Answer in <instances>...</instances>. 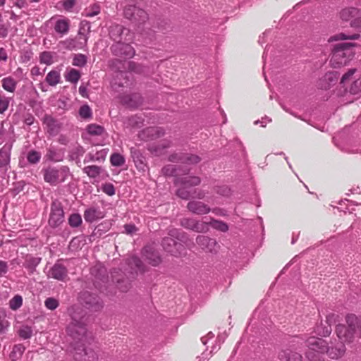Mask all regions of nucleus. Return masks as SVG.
Returning <instances> with one entry per match:
<instances>
[{
    "instance_id": "f257e3e1",
    "label": "nucleus",
    "mask_w": 361,
    "mask_h": 361,
    "mask_svg": "<svg viewBox=\"0 0 361 361\" xmlns=\"http://www.w3.org/2000/svg\"><path fill=\"white\" fill-rule=\"evenodd\" d=\"M345 322L346 324L336 326V333L341 343H351L355 338L357 329L359 326L361 328V317L358 318L353 314H347Z\"/></svg>"
},
{
    "instance_id": "f03ea898",
    "label": "nucleus",
    "mask_w": 361,
    "mask_h": 361,
    "mask_svg": "<svg viewBox=\"0 0 361 361\" xmlns=\"http://www.w3.org/2000/svg\"><path fill=\"white\" fill-rule=\"evenodd\" d=\"M355 43L341 42L336 44L332 50L331 62L334 67L346 65L354 56Z\"/></svg>"
},
{
    "instance_id": "7ed1b4c3",
    "label": "nucleus",
    "mask_w": 361,
    "mask_h": 361,
    "mask_svg": "<svg viewBox=\"0 0 361 361\" xmlns=\"http://www.w3.org/2000/svg\"><path fill=\"white\" fill-rule=\"evenodd\" d=\"M71 316V322L66 327V332L78 343L82 341L86 336L87 327L85 319L80 313L73 312Z\"/></svg>"
},
{
    "instance_id": "20e7f679",
    "label": "nucleus",
    "mask_w": 361,
    "mask_h": 361,
    "mask_svg": "<svg viewBox=\"0 0 361 361\" xmlns=\"http://www.w3.org/2000/svg\"><path fill=\"white\" fill-rule=\"evenodd\" d=\"M44 180L51 185H57L63 183L70 175V169L67 166L59 168L48 166L42 170Z\"/></svg>"
},
{
    "instance_id": "39448f33",
    "label": "nucleus",
    "mask_w": 361,
    "mask_h": 361,
    "mask_svg": "<svg viewBox=\"0 0 361 361\" xmlns=\"http://www.w3.org/2000/svg\"><path fill=\"white\" fill-rule=\"evenodd\" d=\"M340 18L343 21H350L352 27L361 30V10L355 7H346L339 13Z\"/></svg>"
},
{
    "instance_id": "423d86ee",
    "label": "nucleus",
    "mask_w": 361,
    "mask_h": 361,
    "mask_svg": "<svg viewBox=\"0 0 361 361\" xmlns=\"http://www.w3.org/2000/svg\"><path fill=\"white\" fill-rule=\"evenodd\" d=\"M124 17L135 24H142L148 20L147 12L135 5H127L123 9Z\"/></svg>"
},
{
    "instance_id": "0eeeda50",
    "label": "nucleus",
    "mask_w": 361,
    "mask_h": 361,
    "mask_svg": "<svg viewBox=\"0 0 361 361\" xmlns=\"http://www.w3.org/2000/svg\"><path fill=\"white\" fill-rule=\"evenodd\" d=\"M64 221V211L62 204L57 200L52 202L48 221L51 228H57Z\"/></svg>"
},
{
    "instance_id": "6e6552de",
    "label": "nucleus",
    "mask_w": 361,
    "mask_h": 361,
    "mask_svg": "<svg viewBox=\"0 0 361 361\" xmlns=\"http://www.w3.org/2000/svg\"><path fill=\"white\" fill-rule=\"evenodd\" d=\"M109 36L115 43L128 42L131 39L130 30L118 24L110 26Z\"/></svg>"
},
{
    "instance_id": "1a4fd4ad",
    "label": "nucleus",
    "mask_w": 361,
    "mask_h": 361,
    "mask_svg": "<svg viewBox=\"0 0 361 361\" xmlns=\"http://www.w3.org/2000/svg\"><path fill=\"white\" fill-rule=\"evenodd\" d=\"M80 300L87 308L97 311L102 307V304L99 297L88 291L80 293Z\"/></svg>"
},
{
    "instance_id": "9d476101",
    "label": "nucleus",
    "mask_w": 361,
    "mask_h": 361,
    "mask_svg": "<svg viewBox=\"0 0 361 361\" xmlns=\"http://www.w3.org/2000/svg\"><path fill=\"white\" fill-rule=\"evenodd\" d=\"M111 52L117 56L132 58L135 54V49L128 42L115 43L111 47Z\"/></svg>"
},
{
    "instance_id": "9b49d317",
    "label": "nucleus",
    "mask_w": 361,
    "mask_h": 361,
    "mask_svg": "<svg viewBox=\"0 0 361 361\" xmlns=\"http://www.w3.org/2000/svg\"><path fill=\"white\" fill-rule=\"evenodd\" d=\"M164 250L171 255L178 257L184 250V246L171 237H165L161 241Z\"/></svg>"
},
{
    "instance_id": "f8f14e48",
    "label": "nucleus",
    "mask_w": 361,
    "mask_h": 361,
    "mask_svg": "<svg viewBox=\"0 0 361 361\" xmlns=\"http://www.w3.org/2000/svg\"><path fill=\"white\" fill-rule=\"evenodd\" d=\"M48 278H52L58 281H64L68 278V269L66 266L60 263L59 260L49 270Z\"/></svg>"
},
{
    "instance_id": "ddd939ff",
    "label": "nucleus",
    "mask_w": 361,
    "mask_h": 361,
    "mask_svg": "<svg viewBox=\"0 0 361 361\" xmlns=\"http://www.w3.org/2000/svg\"><path fill=\"white\" fill-rule=\"evenodd\" d=\"M306 345L309 350H316L320 353H326L327 351L326 341L320 338H309L306 341Z\"/></svg>"
},
{
    "instance_id": "4468645a",
    "label": "nucleus",
    "mask_w": 361,
    "mask_h": 361,
    "mask_svg": "<svg viewBox=\"0 0 361 361\" xmlns=\"http://www.w3.org/2000/svg\"><path fill=\"white\" fill-rule=\"evenodd\" d=\"M187 208L190 212L197 215L207 214L211 211L207 204L197 200L190 201L187 204Z\"/></svg>"
},
{
    "instance_id": "2eb2a0df",
    "label": "nucleus",
    "mask_w": 361,
    "mask_h": 361,
    "mask_svg": "<svg viewBox=\"0 0 361 361\" xmlns=\"http://www.w3.org/2000/svg\"><path fill=\"white\" fill-rule=\"evenodd\" d=\"M142 254L145 259L153 267H157L161 262V258L159 252L154 250L151 246H145L143 248Z\"/></svg>"
},
{
    "instance_id": "dca6fc26",
    "label": "nucleus",
    "mask_w": 361,
    "mask_h": 361,
    "mask_svg": "<svg viewBox=\"0 0 361 361\" xmlns=\"http://www.w3.org/2000/svg\"><path fill=\"white\" fill-rule=\"evenodd\" d=\"M130 155L135 163V167L142 171H145L147 166L146 164V159L142 153L137 148H130Z\"/></svg>"
},
{
    "instance_id": "f3484780",
    "label": "nucleus",
    "mask_w": 361,
    "mask_h": 361,
    "mask_svg": "<svg viewBox=\"0 0 361 361\" xmlns=\"http://www.w3.org/2000/svg\"><path fill=\"white\" fill-rule=\"evenodd\" d=\"M83 216L85 221L92 223L103 219L104 213L99 207H91L85 210Z\"/></svg>"
},
{
    "instance_id": "a211bd4d",
    "label": "nucleus",
    "mask_w": 361,
    "mask_h": 361,
    "mask_svg": "<svg viewBox=\"0 0 361 361\" xmlns=\"http://www.w3.org/2000/svg\"><path fill=\"white\" fill-rule=\"evenodd\" d=\"M197 244L207 252L215 251L216 241L215 239L206 235H198L196 238Z\"/></svg>"
},
{
    "instance_id": "6ab92c4d",
    "label": "nucleus",
    "mask_w": 361,
    "mask_h": 361,
    "mask_svg": "<svg viewBox=\"0 0 361 361\" xmlns=\"http://www.w3.org/2000/svg\"><path fill=\"white\" fill-rule=\"evenodd\" d=\"M120 99L123 104L131 108L137 107L142 103V98L138 93L122 95Z\"/></svg>"
},
{
    "instance_id": "aec40b11",
    "label": "nucleus",
    "mask_w": 361,
    "mask_h": 361,
    "mask_svg": "<svg viewBox=\"0 0 361 361\" xmlns=\"http://www.w3.org/2000/svg\"><path fill=\"white\" fill-rule=\"evenodd\" d=\"M44 124L46 125L47 132L52 136L56 135L61 130V124L51 116H45Z\"/></svg>"
},
{
    "instance_id": "412c9836",
    "label": "nucleus",
    "mask_w": 361,
    "mask_h": 361,
    "mask_svg": "<svg viewBox=\"0 0 361 361\" xmlns=\"http://www.w3.org/2000/svg\"><path fill=\"white\" fill-rule=\"evenodd\" d=\"M201 183V178L197 176H188L177 177L175 180L176 185H180L188 188L195 187Z\"/></svg>"
},
{
    "instance_id": "4be33fe9",
    "label": "nucleus",
    "mask_w": 361,
    "mask_h": 361,
    "mask_svg": "<svg viewBox=\"0 0 361 361\" xmlns=\"http://www.w3.org/2000/svg\"><path fill=\"white\" fill-rule=\"evenodd\" d=\"M278 357L280 361H302L299 353L289 348L281 350Z\"/></svg>"
},
{
    "instance_id": "5701e85b",
    "label": "nucleus",
    "mask_w": 361,
    "mask_h": 361,
    "mask_svg": "<svg viewBox=\"0 0 361 361\" xmlns=\"http://www.w3.org/2000/svg\"><path fill=\"white\" fill-rule=\"evenodd\" d=\"M345 352V346L344 343H338L336 347H328L326 354L331 359H338L342 357Z\"/></svg>"
},
{
    "instance_id": "b1692460",
    "label": "nucleus",
    "mask_w": 361,
    "mask_h": 361,
    "mask_svg": "<svg viewBox=\"0 0 361 361\" xmlns=\"http://www.w3.org/2000/svg\"><path fill=\"white\" fill-rule=\"evenodd\" d=\"M70 27V22L67 18L58 19L54 25V30L58 34L63 35L68 33Z\"/></svg>"
},
{
    "instance_id": "393cba45",
    "label": "nucleus",
    "mask_w": 361,
    "mask_h": 361,
    "mask_svg": "<svg viewBox=\"0 0 361 361\" xmlns=\"http://www.w3.org/2000/svg\"><path fill=\"white\" fill-rule=\"evenodd\" d=\"M45 158L47 160L51 161H61L63 160V154L59 152L54 147L51 146L47 148Z\"/></svg>"
},
{
    "instance_id": "a878e982",
    "label": "nucleus",
    "mask_w": 361,
    "mask_h": 361,
    "mask_svg": "<svg viewBox=\"0 0 361 361\" xmlns=\"http://www.w3.org/2000/svg\"><path fill=\"white\" fill-rule=\"evenodd\" d=\"M143 134L146 135L149 139L154 140L163 136L164 131L159 127H149L144 130Z\"/></svg>"
},
{
    "instance_id": "bb28decb",
    "label": "nucleus",
    "mask_w": 361,
    "mask_h": 361,
    "mask_svg": "<svg viewBox=\"0 0 361 361\" xmlns=\"http://www.w3.org/2000/svg\"><path fill=\"white\" fill-rule=\"evenodd\" d=\"M40 262L41 257L27 255L25 258L24 267L27 269L30 273H33Z\"/></svg>"
},
{
    "instance_id": "cd10ccee",
    "label": "nucleus",
    "mask_w": 361,
    "mask_h": 361,
    "mask_svg": "<svg viewBox=\"0 0 361 361\" xmlns=\"http://www.w3.org/2000/svg\"><path fill=\"white\" fill-rule=\"evenodd\" d=\"M1 85L6 91L14 92L16 89L17 81L11 76H8L1 80Z\"/></svg>"
},
{
    "instance_id": "c85d7f7f",
    "label": "nucleus",
    "mask_w": 361,
    "mask_h": 361,
    "mask_svg": "<svg viewBox=\"0 0 361 361\" xmlns=\"http://www.w3.org/2000/svg\"><path fill=\"white\" fill-rule=\"evenodd\" d=\"M127 263L129 267L133 270L140 271L143 272L144 265L141 259L137 256H131L127 259Z\"/></svg>"
},
{
    "instance_id": "c756f323",
    "label": "nucleus",
    "mask_w": 361,
    "mask_h": 361,
    "mask_svg": "<svg viewBox=\"0 0 361 361\" xmlns=\"http://www.w3.org/2000/svg\"><path fill=\"white\" fill-rule=\"evenodd\" d=\"M82 347H83V344L82 345ZM75 350H76L75 356V359L79 361H94L97 360V357L94 355L92 351H90V353L92 354V357H88V359L82 358V356H86L88 355L87 350L82 348H75Z\"/></svg>"
},
{
    "instance_id": "7c9ffc66",
    "label": "nucleus",
    "mask_w": 361,
    "mask_h": 361,
    "mask_svg": "<svg viewBox=\"0 0 361 361\" xmlns=\"http://www.w3.org/2000/svg\"><path fill=\"white\" fill-rule=\"evenodd\" d=\"M25 350V347L23 344H16L13 347V349L9 355L12 361H17L22 357Z\"/></svg>"
},
{
    "instance_id": "2f4dec72",
    "label": "nucleus",
    "mask_w": 361,
    "mask_h": 361,
    "mask_svg": "<svg viewBox=\"0 0 361 361\" xmlns=\"http://www.w3.org/2000/svg\"><path fill=\"white\" fill-rule=\"evenodd\" d=\"M61 75L59 71L53 70L48 73L46 77V82L50 86H56L60 82Z\"/></svg>"
},
{
    "instance_id": "473e14b6",
    "label": "nucleus",
    "mask_w": 361,
    "mask_h": 361,
    "mask_svg": "<svg viewBox=\"0 0 361 361\" xmlns=\"http://www.w3.org/2000/svg\"><path fill=\"white\" fill-rule=\"evenodd\" d=\"M360 37V34H353V35H346L345 33H338L330 37L328 39L329 42H332L335 41L339 40H345V39H357Z\"/></svg>"
},
{
    "instance_id": "72a5a7b5",
    "label": "nucleus",
    "mask_w": 361,
    "mask_h": 361,
    "mask_svg": "<svg viewBox=\"0 0 361 361\" xmlns=\"http://www.w3.org/2000/svg\"><path fill=\"white\" fill-rule=\"evenodd\" d=\"M102 171V168L96 165L87 166L83 169V172L92 178H95L99 176Z\"/></svg>"
},
{
    "instance_id": "f704fd0d",
    "label": "nucleus",
    "mask_w": 361,
    "mask_h": 361,
    "mask_svg": "<svg viewBox=\"0 0 361 361\" xmlns=\"http://www.w3.org/2000/svg\"><path fill=\"white\" fill-rule=\"evenodd\" d=\"M10 161V148L5 146L0 149V167L6 166Z\"/></svg>"
},
{
    "instance_id": "c9c22d12",
    "label": "nucleus",
    "mask_w": 361,
    "mask_h": 361,
    "mask_svg": "<svg viewBox=\"0 0 361 361\" xmlns=\"http://www.w3.org/2000/svg\"><path fill=\"white\" fill-rule=\"evenodd\" d=\"M178 167L173 164H168L164 166L161 169V172L164 176H176V178L180 176L178 172Z\"/></svg>"
},
{
    "instance_id": "e433bc0d",
    "label": "nucleus",
    "mask_w": 361,
    "mask_h": 361,
    "mask_svg": "<svg viewBox=\"0 0 361 361\" xmlns=\"http://www.w3.org/2000/svg\"><path fill=\"white\" fill-rule=\"evenodd\" d=\"M33 330L27 325H22L18 331V334L23 339L30 338L32 336Z\"/></svg>"
},
{
    "instance_id": "4c0bfd02",
    "label": "nucleus",
    "mask_w": 361,
    "mask_h": 361,
    "mask_svg": "<svg viewBox=\"0 0 361 361\" xmlns=\"http://www.w3.org/2000/svg\"><path fill=\"white\" fill-rule=\"evenodd\" d=\"M110 162L112 166L119 167L125 164L126 159L121 154L114 153L110 157Z\"/></svg>"
},
{
    "instance_id": "58836bf2",
    "label": "nucleus",
    "mask_w": 361,
    "mask_h": 361,
    "mask_svg": "<svg viewBox=\"0 0 361 361\" xmlns=\"http://www.w3.org/2000/svg\"><path fill=\"white\" fill-rule=\"evenodd\" d=\"M324 353H320L316 350L307 349L305 356L309 361H324L323 355Z\"/></svg>"
},
{
    "instance_id": "ea45409f",
    "label": "nucleus",
    "mask_w": 361,
    "mask_h": 361,
    "mask_svg": "<svg viewBox=\"0 0 361 361\" xmlns=\"http://www.w3.org/2000/svg\"><path fill=\"white\" fill-rule=\"evenodd\" d=\"M183 159V163L186 164H196L202 160V159L197 154L185 152Z\"/></svg>"
},
{
    "instance_id": "a19ab883",
    "label": "nucleus",
    "mask_w": 361,
    "mask_h": 361,
    "mask_svg": "<svg viewBox=\"0 0 361 361\" xmlns=\"http://www.w3.org/2000/svg\"><path fill=\"white\" fill-rule=\"evenodd\" d=\"M176 195L183 200H189L192 197V190L188 189V187L180 185L176 190Z\"/></svg>"
},
{
    "instance_id": "79ce46f5",
    "label": "nucleus",
    "mask_w": 361,
    "mask_h": 361,
    "mask_svg": "<svg viewBox=\"0 0 361 361\" xmlns=\"http://www.w3.org/2000/svg\"><path fill=\"white\" fill-rule=\"evenodd\" d=\"M104 128L97 124H90L87 127V133L91 135H101L104 133Z\"/></svg>"
},
{
    "instance_id": "37998d69",
    "label": "nucleus",
    "mask_w": 361,
    "mask_h": 361,
    "mask_svg": "<svg viewBox=\"0 0 361 361\" xmlns=\"http://www.w3.org/2000/svg\"><path fill=\"white\" fill-rule=\"evenodd\" d=\"M79 115L83 119H90L92 117V111L87 104H84L79 109Z\"/></svg>"
},
{
    "instance_id": "c03bdc74",
    "label": "nucleus",
    "mask_w": 361,
    "mask_h": 361,
    "mask_svg": "<svg viewBox=\"0 0 361 361\" xmlns=\"http://www.w3.org/2000/svg\"><path fill=\"white\" fill-rule=\"evenodd\" d=\"M209 225H211L214 228L222 232H226L228 230V225L222 221L212 219L210 223H209Z\"/></svg>"
},
{
    "instance_id": "a18cd8bd",
    "label": "nucleus",
    "mask_w": 361,
    "mask_h": 361,
    "mask_svg": "<svg viewBox=\"0 0 361 361\" xmlns=\"http://www.w3.org/2000/svg\"><path fill=\"white\" fill-rule=\"evenodd\" d=\"M332 331L331 326L327 325V326H323L322 324L321 325L317 326L315 329V332L321 336H328L331 334Z\"/></svg>"
},
{
    "instance_id": "49530a36",
    "label": "nucleus",
    "mask_w": 361,
    "mask_h": 361,
    "mask_svg": "<svg viewBox=\"0 0 361 361\" xmlns=\"http://www.w3.org/2000/svg\"><path fill=\"white\" fill-rule=\"evenodd\" d=\"M68 224L73 228L78 227L82 224V218L79 214H72L68 217Z\"/></svg>"
},
{
    "instance_id": "de8ad7c7",
    "label": "nucleus",
    "mask_w": 361,
    "mask_h": 361,
    "mask_svg": "<svg viewBox=\"0 0 361 361\" xmlns=\"http://www.w3.org/2000/svg\"><path fill=\"white\" fill-rule=\"evenodd\" d=\"M80 78V72L75 69H71L66 75V80L73 83H76Z\"/></svg>"
},
{
    "instance_id": "09e8293b",
    "label": "nucleus",
    "mask_w": 361,
    "mask_h": 361,
    "mask_svg": "<svg viewBox=\"0 0 361 361\" xmlns=\"http://www.w3.org/2000/svg\"><path fill=\"white\" fill-rule=\"evenodd\" d=\"M23 298L20 295L14 296L9 302V307L13 310H16L22 306Z\"/></svg>"
},
{
    "instance_id": "8fccbe9b",
    "label": "nucleus",
    "mask_w": 361,
    "mask_h": 361,
    "mask_svg": "<svg viewBox=\"0 0 361 361\" xmlns=\"http://www.w3.org/2000/svg\"><path fill=\"white\" fill-rule=\"evenodd\" d=\"M41 159V154L39 152L35 150H31L27 153V159L29 163L35 164L39 161Z\"/></svg>"
},
{
    "instance_id": "3c124183",
    "label": "nucleus",
    "mask_w": 361,
    "mask_h": 361,
    "mask_svg": "<svg viewBox=\"0 0 361 361\" xmlns=\"http://www.w3.org/2000/svg\"><path fill=\"white\" fill-rule=\"evenodd\" d=\"M87 63V57L82 54H76L73 58V65L78 67H83Z\"/></svg>"
},
{
    "instance_id": "603ef678",
    "label": "nucleus",
    "mask_w": 361,
    "mask_h": 361,
    "mask_svg": "<svg viewBox=\"0 0 361 361\" xmlns=\"http://www.w3.org/2000/svg\"><path fill=\"white\" fill-rule=\"evenodd\" d=\"M194 231L197 233H204L209 230V223L197 221H195Z\"/></svg>"
},
{
    "instance_id": "864d4df0",
    "label": "nucleus",
    "mask_w": 361,
    "mask_h": 361,
    "mask_svg": "<svg viewBox=\"0 0 361 361\" xmlns=\"http://www.w3.org/2000/svg\"><path fill=\"white\" fill-rule=\"evenodd\" d=\"M10 98L0 94V114H4L8 108Z\"/></svg>"
},
{
    "instance_id": "5fc2aeb1",
    "label": "nucleus",
    "mask_w": 361,
    "mask_h": 361,
    "mask_svg": "<svg viewBox=\"0 0 361 361\" xmlns=\"http://www.w3.org/2000/svg\"><path fill=\"white\" fill-rule=\"evenodd\" d=\"M196 220L192 218H184L180 220V225L188 229L194 231Z\"/></svg>"
},
{
    "instance_id": "6e6d98bb",
    "label": "nucleus",
    "mask_w": 361,
    "mask_h": 361,
    "mask_svg": "<svg viewBox=\"0 0 361 361\" xmlns=\"http://www.w3.org/2000/svg\"><path fill=\"white\" fill-rule=\"evenodd\" d=\"M84 153V148L81 146H77L72 149L70 157L71 159L74 160L78 159L80 157H82Z\"/></svg>"
},
{
    "instance_id": "4d7b16f0",
    "label": "nucleus",
    "mask_w": 361,
    "mask_h": 361,
    "mask_svg": "<svg viewBox=\"0 0 361 361\" xmlns=\"http://www.w3.org/2000/svg\"><path fill=\"white\" fill-rule=\"evenodd\" d=\"M40 63L50 65L53 63L52 55L49 51H44L40 54Z\"/></svg>"
},
{
    "instance_id": "13d9d810",
    "label": "nucleus",
    "mask_w": 361,
    "mask_h": 361,
    "mask_svg": "<svg viewBox=\"0 0 361 361\" xmlns=\"http://www.w3.org/2000/svg\"><path fill=\"white\" fill-rule=\"evenodd\" d=\"M44 305L47 309L54 310L59 306V301L54 298H48L45 300Z\"/></svg>"
},
{
    "instance_id": "bf43d9fd",
    "label": "nucleus",
    "mask_w": 361,
    "mask_h": 361,
    "mask_svg": "<svg viewBox=\"0 0 361 361\" xmlns=\"http://www.w3.org/2000/svg\"><path fill=\"white\" fill-rule=\"evenodd\" d=\"M102 191L109 195L112 196L115 194V188L112 183H106L102 185Z\"/></svg>"
},
{
    "instance_id": "052dcab7",
    "label": "nucleus",
    "mask_w": 361,
    "mask_h": 361,
    "mask_svg": "<svg viewBox=\"0 0 361 361\" xmlns=\"http://www.w3.org/2000/svg\"><path fill=\"white\" fill-rule=\"evenodd\" d=\"M184 152H178L171 154L169 157V161L171 162H183Z\"/></svg>"
},
{
    "instance_id": "680f3d73",
    "label": "nucleus",
    "mask_w": 361,
    "mask_h": 361,
    "mask_svg": "<svg viewBox=\"0 0 361 361\" xmlns=\"http://www.w3.org/2000/svg\"><path fill=\"white\" fill-rule=\"evenodd\" d=\"M339 319L338 314H334V313H329L326 315V322L328 324L329 326H331L332 324H336Z\"/></svg>"
},
{
    "instance_id": "e2e57ef3",
    "label": "nucleus",
    "mask_w": 361,
    "mask_h": 361,
    "mask_svg": "<svg viewBox=\"0 0 361 361\" xmlns=\"http://www.w3.org/2000/svg\"><path fill=\"white\" fill-rule=\"evenodd\" d=\"M214 191L223 196H228L230 194V189L226 185L216 186L214 188Z\"/></svg>"
},
{
    "instance_id": "0e129e2a",
    "label": "nucleus",
    "mask_w": 361,
    "mask_h": 361,
    "mask_svg": "<svg viewBox=\"0 0 361 361\" xmlns=\"http://www.w3.org/2000/svg\"><path fill=\"white\" fill-rule=\"evenodd\" d=\"M118 288L122 292H127L131 288V284L128 281H118Z\"/></svg>"
},
{
    "instance_id": "69168bd1",
    "label": "nucleus",
    "mask_w": 361,
    "mask_h": 361,
    "mask_svg": "<svg viewBox=\"0 0 361 361\" xmlns=\"http://www.w3.org/2000/svg\"><path fill=\"white\" fill-rule=\"evenodd\" d=\"M100 12V8L98 5H93L91 8V11H85V16L86 17H93L97 16Z\"/></svg>"
},
{
    "instance_id": "338daca9",
    "label": "nucleus",
    "mask_w": 361,
    "mask_h": 361,
    "mask_svg": "<svg viewBox=\"0 0 361 361\" xmlns=\"http://www.w3.org/2000/svg\"><path fill=\"white\" fill-rule=\"evenodd\" d=\"M123 227L124 233L128 235H133L137 231V228L133 224H125Z\"/></svg>"
},
{
    "instance_id": "774afa93",
    "label": "nucleus",
    "mask_w": 361,
    "mask_h": 361,
    "mask_svg": "<svg viewBox=\"0 0 361 361\" xmlns=\"http://www.w3.org/2000/svg\"><path fill=\"white\" fill-rule=\"evenodd\" d=\"M359 90H361V75L359 79L355 80L350 88V92L353 94L357 93Z\"/></svg>"
}]
</instances>
